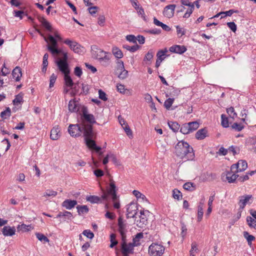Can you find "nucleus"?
Listing matches in <instances>:
<instances>
[{
  "label": "nucleus",
  "instance_id": "f257e3e1",
  "mask_svg": "<svg viewBox=\"0 0 256 256\" xmlns=\"http://www.w3.org/2000/svg\"><path fill=\"white\" fill-rule=\"evenodd\" d=\"M174 153L178 157L184 160H192L194 158L192 148L184 140L178 142L176 144Z\"/></svg>",
  "mask_w": 256,
  "mask_h": 256
},
{
  "label": "nucleus",
  "instance_id": "f03ea898",
  "mask_svg": "<svg viewBox=\"0 0 256 256\" xmlns=\"http://www.w3.org/2000/svg\"><path fill=\"white\" fill-rule=\"evenodd\" d=\"M91 52L92 58L98 60L102 66H106L109 65L112 56L110 54L96 46H92Z\"/></svg>",
  "mask_w": 256,
  "mask_h": 256
},
{
  "label": "nucleus",
  "instance_id": "7ed1b4c3",
  "mask_svg": "<svg viewBox=\"0 0 256 256\" xmlns=\"http://www.w3.org/2000/svg\"><path fill=\"white\" fill-rule=\"evenodd\" d=\"M86 130L84 132V136L86 146L90 150H95L99 155V159L102 155V152H100L101 148L96 145L95 141L93 140L95 138L96 135L92 130L91 129L90 126H87Z\"/></svg>",
  "mask_w": 256,
  "mask_h": 256
},
{
  "label": "nucleus",
  "instance_id": "20e7f679",
  "mask_svg": "<svg viewBox=\"0 0 256 256\" xmlns=\"http://www.w3.org/2000/svg\"><path fill=\"white\" fill-rule=\"evenodd\" d=\"M56 59V64L58 70L64 74H70V70L68 63V52L64 51L54 57Z\"/></svg>",
  "mask_w": 256,
  "mask_h": 256
},
{
  "label": "nucleus",
  "instance_id": "39448f33",
  "mask_svg": "<svg viewBox=\"0 0 256 256\" xmlns=\"http://www.w3.org/2000/svg\"><path fill=\"white\" fill-rule=\"evenodd\" d=\"M82 114L81 116V124H82L84 132H85L86 130L87 126H90V128L92 130V124H96L94 116L92 114L88 113V110L86 108H84L82 111Z\"/></svg>",
  "mask_w": 256,
  "mask_h": 256
},
{
  "label": "nucleus",
  "instance_id": "423d86ee",
  "mask_svg": "<svg viewBox=\"0 0 256 256\" xmlns=\"http://www.w3.org/2000/svg\"><path fill=\"white\" fill-rule=\"evenodd\" d=\"M47 48L53 57H56L60 53L64 52L62 48H58V42L56 39L52 35L48 34V37Z\"/></svg>",
  "mask_w": 256,
  "mask_h": 256
},
{
  "label": "nucleus",
  "instance_id": "0eeeda50",
  "mask_svg": "<svg viewBox=\"0 0 256 256\" xmlns=\"http://www.w3.org/2000/svg\"><path fill=\"white\" fill-rule=\"evenodd\" d=\"M118 230L121 236L122 240L126 239V234L130 230V224L120 217L118 219Z\"/></svg>",
  "mask_w": 256,
  "mask_h": 256
},
{
  "label": "nucleus",
  "instance_id": "6e6552de",
  "mask_svg": "<svg viewBox=\"0 0 256 256\" xmlns=\"http://www.w3.org/2000/svg\"><path fill=\"white\" fill-rule=\"evenodd\" d=\"M164 247L157 243L152 244L148 248V254L150 256H161L164 252Z\"/></svg>",
  "mask_w": 256,
  "mask_h": 256
},
{
  "label": "nucleus",
  "instance_id": "1a4fd4ad",
  "mask_svg": "<svg viewBox=\"0 0 256 256\" xmlns=\"http://www.w3.org/2000/svg\"><path fill=\"white\" fill-rule=\"evenodd\" d=\"M109 196H112V201H114L117 199V196L116 194V186L113 180L110 181V188L106 192H104L103 193L101 198L103 200H108Z\"/></svg>",
  "mask_w": 256,
  "mask_h": 256
},
{
  "label": "nucleus",
  "instance_id": "9d476101",
  "mask_svg": "<svg viewBox=\"0 0 256 256\" xmlns=\"http://www.w3.org/2000/svg\"><path fill=\"white\" fill-rule=\"evenodd\" d=\"M140 215L138 218L135 220V224L138 228H142L146 225L148 216L150 212L147 210H140ZM136 218H137L136 217Z\"/></svg>",
  "mask_w": 256,
  "mask_h": 256
},
{
  "label": "nucleus",
  "instance_id": "9b49d317",
  "mask_svg": "<svg viewBox=\"0 0 256 256\" xmlns=\"http://www.w3.org/2000/svg\"><path fill=\"white\" fill-rule=\"evenodd\" d=\"M121 252L124 256H128L129 254L134 253L135 246L132 243L126 242V239L122 240L120 242Z\"/></svg>",
  "mask_w": 256,
  "mask_h": 256
},
{
  "label": "nucleus",
  "instance_id": "f8f14e48",
  "mask_svg": "<svg viewBox=\"0 0 256 256\" xmlns=\"http://www.w3.org/2000/svg\"><path fill=\"white\" fill-rule=\"evenodd\" d=\"M68 131L72 136H78L84 134V129L81 123L76 124H70L68 126Z\"/></svg>",
  "mask_w": 256,
  "mask_h": 256
},
{
  "label": "nucleus",
  "instance_id": "ddd939ff",
  "mask_svg": "<svg viewBox=\"0 0 256 256\" xmlns=\"http://www.w3.org/2000/svg\"><path fill=\"white\" fill-rule=\"evenodd\" d=\"M63 42L68 46L70 49L75 53L80 54L82 52L80 45L76 41L67 38L64 40Z\"/></svg>",
  "mask_w": 256,
  "mask_h": 256
},
{
  "label": "nucleus",
  "instance_id": "4468645a",
  "mask_svg": "<svg viewBox=\"0 0 256 256\" xmlns=\"http://www.w3.org/2000/svg\"><path fill=\"white\" fill-rule=\"evenodd\" d=\"M234 170L231 169L230 171L224 172L222 174V179L223 181H228L229 183H233L238 178V176L236 174Z\"/></svg>",
  "mask_w": 256,
  "mask_h": 256
},
{
  "label": "nucleus",
  "instance_id": "2eb2a0df",
  "mask_svg": "<svg viewBox=\"0 0 256 256\" xmlns=\"http://www.w3.org/2000/svg\"><path fill=\"white\" fill-rule=\"evenodd\" d=\"M138 210V204L134 202H132L127 206L126 216L128 218H134Z\"/></svg>",
  "mask_w": 256,
  "mask_h": 256
},
{
  "label": "nucleus",
  "instance_id": "dca6fc26",
  "mask_svg": "<svg viewBox=\"0 0 256 256\" xmlns=\"http://www.w3.org/2000/svg\"><path fill=\"white\" fill-rule=\"evenodd\" d=\"M248 168V164L246 160H240L238 162L232 165L231 170L235 172H241L245 170Z\"/></svg>",
  "mask_w": 256,
  "mask_h": 256
},
{
  "label": "nucleus",
  "instance_id": "f3484780",
  "mask_svg": "<svg viewBox=\"0 0 256 256\" xmlns=\"http://www.w3.org/2000/svg\"><path fill=\"white\" fill-rule=\"evenodd\" d=\"M118 63L119 66L118 70L120 72V74L118 76V78L122 80L126 78L128 76V71L124 69L123 62L120 60L118 61Z\"/></svg>",
  "mask_w": 256,
  "mask_h": 256
},
{
  "label": "nucleus",
  "instance_id": "a211bd4d",
  "mask_svg": "<svg viewBox=\"0 0 256 256\" xmlns=\"http://www.w3.org/2000/svg\"><path fill=\"white\" fill-rule=\"evenodd\" d=\"M175 8V4H170L166 6L163 11L164 16L168 18H170L173 16Z\"/></svg>",
  "mask_w": 256,
  "mask_h": 256
},
{
  "label": "nucleus",
  "instance_id": "6ab92c4d",
  "mask_svg": "<svg viewBox=\"0 0 256 256\" xmlns=\"http://www.w3.org/2000/svg\"><path fill=\"white\" fill-rule=\"evenodd\" d=\"M2 233L5 236H12L16 233V230L14 226H4L2 229Z\"/></svg>",
  "mask_w": 256,
  "mask_h": 256
},
{
  "label": "nucleus",
  "instance_id": "aec40b11",
  "mask_svg": "<svg viewBox=\"0 0 256 256\" xmlns=\"http://www.w3.org/2000/svg\"><path fill=\"white\" fill-rule=\"evenodd\" d=\"M252 198V195H244L239 197L238 204L240 206V209H243Z\"/></svg>",
  "mask_w": 256,
  "mask_h": 256
},
{
  "label": "nucleus",
  "instance_id": "412c9836",
  "mask_svg": "<svg viewBox=\"0 0 256 256\" xmlns=\"http://www.w3.org/2000/svg\"><path fill=\"white\" fill-rule=\"evenodd\" d=\"M76 204V200L67 199L62 202V206L67 210H71Z\"/></svg>",
  "mask_w": 256,
  "mask_h": 256
},
{
  "label": "nucleus",
  "instance_id": "4be33fe9",
  "mask_svg": "<svg viewBox=\"0 0 256 256\" xmlns=\"http://www.w3.org/2000/svg\"><path fill=\"white\" fill-rule=\"evenodd\" d=\"M186 50V48L184 46L175 45L170 48V52L180 54L184 53Z\"/></svg>",
  "mask_w": 256,
  "mask_h": 256
},
{
  "label": "nucleus",
  "instance_id": "5701e85b",
  "mask_svg": "<svg viewBox=\"0 0 256 256\" xmlns=\"http://www.w3.org/2000/svg\"><path fill=\"white\" fill-rule=\"evenodd\" d=\"M60 128L58 126L54 127L50 132V138L52 140H57L60 137Z\"/></svg>",
  "mask_w": 256,
  "mask_h": 256
},
{
  "label": "nucleus",
  "instance_id": "b1692460",
  "mask_svg": "<svg viewBox=\"0 0 256 256\" xmlns=\"http://www.w3.org/2000/svg\"><path fill=\"white\" fill-rule=\"evenodd\" d=\"M208 130L206 128L199 130L195 134L196 138L198 140H202L207 136Z\"/></svg>",
  "mask_w": 256,
  "mask_h": 256
},
{
  "label": "nucleus",
  "instance_id": "393cba45",
  "mask_svg": "<svg viewBox=\"0 0 256 256\" xmlns=\"http://www.w3.org/2000/svg\"><path fill=\"white\" fill-rule=\"evenodd\" d=\"M12 75L13 78H14L16 82L20 81L22 76L20 68L18 66H16L12 72Z\"/></svg>",
  "mask_w": 256,
  "mask_h": 256
},
{
  "label": "nucleus",
  "instance_id": "a878e982",
  "mask_svg": "<svg viewBox=\"0 0 256 256\" xmlns=\"http://www.w3.org/2000/svg\"><path fill=\"white\" fill-rule=\"evenodd\" d=\"M68 110L70 112H76L79 110L78 104L74 100H70L68 103Z\"/></svg>",
  "mask_w": 256,
  "mask_h": 256
},
{
  "label": "nucleus",
  "instance_id": "bb28decb",
  "mask_svg": "<svg viewBox=\"0 0 256 256\" xmlns=\"http://www.w3.org/2000/svg\"><path fill=\"white\" fill-rule=\"evenodd\" d=\"M133 194L136 197L138 200L140 202H148V199L146 196L137 190H134L132 192Z\"/></svg>",
  "mask_w": 256,
  "mask_h": 256
},
{
  "label": "nucleus",
  "instance_id": "cd10ccee",
  "mask_svg": "<svg viewBox=\"0 0 256 256\" xmlns=\"http://www.w3.org/2000/svg\"><path fill=\"white\" fill-rule=\"evenodd\" d=\"M154 56V52L152 50H150L148 53L145 55L144 61L146 64L150 65L151 64L152 60Z\"/></svg>",
  "mask_w": 256,
  "mask_h": 256
},
{
  "label": "nucleus",
  "instance_id": "c85d7f7f",
  "mask_svg": "<svg viewBox=\"0 0 256 256\" xmlns=\"http://www.w3.org/2000/svg\"><path fill=\"white\" fill-rule=\"evenodd\" d=\"M154 24L158 26H160L165 31L169 32L171 30L170 28L168 26L159 21L155 17L154 18Z\"/></svg>",
  "mask_w": 256,
  "mask_h": 256
},
{
  "label": "nucleus",
  "instance_id": "c756f323",
  "mask_svg": "<svg viewBox=\"0 0 256 256\" xmlns=\"http://www.w3.org/2000/svg\"><path fill=\"white\" fill-rule=\"evenodd\" d=\"M64 80L65 85L67 87H69L70 88H72L74 84V83L72 78L69 76V74H64Z\"/></svg>",
  "mask_w": 256,
  "mask_h": 256
},
{
  "label": "nucleus",
  "instance_id": "7c9ffc66",
  "mask_svg": "<svg viewBox=\"0 0 256 256\" xmlns=\"http://www.w3.org/2000/svg\"><path fill=\"white\" fill-rule=\"evenodd\" d=\"M40 22L48 31L52 32V27L50 24L44 18H41L39 19Z\"/></svg>",
  "mask_w": 256,
  "mask_h": 256
},
{
  "label": "nucleus",
  "instance_id": "2f4dec72",
  "mask_svg": "<svg viewBox=\"0 0 256 256\" xmlns=\"http://www.w3.org/2000/svg\"><path fill=\"white\" fill-rule=\"evenodd\" d=\"M168 52L166 48L160 50L156 54L157 60L162 61L166 58V53Z\"/></svg>",
  "mask_w": 256,
  "mask_h": 256
},
{
  "label": "nucleus",
  "instance_id": "473e14b6",
  "mask_svg": "<svg viewBox=\"0 0 256 256\" xmlns=\"http://www.w3.org/2000/svg\"><path fill=\"white\" fill-rule=\"evenodd\" d=\"M144 236L142 232L137 234L135 237L133 238L132 242L135 246H137L140 244V240Z\"/></svg>",
  "mask_w": 256,
  "mask_h": 256
},
{
  "label": "nucleus",
  "instance_id": "72a5a7b5",
  "mask_svg": "<svg viewBox=\"0 0 256 256\" xmlns=\"http://www.w3.org/2000/svg\"><path fill=\"white\" fill-rule=\"evenodd\" d=\"M87 201L92 204H98L101 202V198L96 196H90L86 198Z\"/></svg>",
  "mask_w": 256,
  "mask_h": 256
},
{
  "label": "nucleus",
  "instance_id": "f704fd0d",
  "mask_svg": "<svg viewBox=\"0 0 256 256\" xmlns=\"http://www.w3.org/2000/svg\"><path fill=\"white\" fill-rule=\"evenodd\" d=\"M112 52L114 56L117 58H121L123 57V54L122 50L117 47H113Z\"/></svg>",
  "mask_w": 256,
  "mask_h": 256
},
{
  "label": "nucleus",
  "instance_id": "c9c22d12",
  "mask_svg": "<svg viewBox=\"0 0 256 256\" xmlns=\"http://www.w3.org/2000/svg\"><path fill=\"white\" fill-rule=\"evenodd\" d=\"M246 222L250 228H254L256 230V220L255 219L248 216L246 218Z\"/></svg>",
  "mask_w": 256,
  "mask_h": 256
},
{
  "label": "nucleus",
  "instance_id": "e433bc0d",
  "mask_svg": "<svg viewBox=\"0 0 256 256\" xmlns=\"http://www.w3.org/2000/svg\"><path fill=\"white\" fill-rule=\"evenodd\" d=\"M78 212L79 214L87 213L88 212V208L86 205L83 206H76Z\"/></svg>",
  "mask_w": 256,
  "mask_h": 256
},
{
  "label": "nucleus",
  "instance_id": "4c0bfd02",
  "mask_svg": "<svg viewBox=\"0 0 256 256\" xmlns=\"http://www.w3.org/2000/svg\"><path fill=\"white\" fill-rule=\"evenodd\" d=\"M244 236L249 246L252 244V241L255 239V237L252 235H250L248 232H244Z\"/></svg>",
  "mask_w": 256,
  "mask_h": 256
},
{
  "label": "nucleus",
  "instance_id": "58836bf2",
  "mask_svg": "<svg viewBox=\"0 0 256 256\" xmlns=\"http://www.w3.org/2000/svg\"><path fill=\"white\" fill-rule=\"evenodd\" d=\"M48 54L46 53L44 54L43 57V62H42V72H45L46 70V67L48 65Z\"/></svg>",
  "mask_w": 256,
  "mask_h": 256
},
{
  "label": "nucleus",
  "instance_id": "ea45409f",
  "mask_svg": "<svg viewBox=\"0 0 256 256\" xmlns=\"http://www.w3.org/2000/svg\"><path fill=\"white\" fill-rule=\"evenodd\" d=\"M168 125L170 128L174 132H178L180 126L176 122H168Z\"/></svg>",
  "mask_w": 256,
  "mask_h": 256
},
{
  "label": "nucleus",
  "instance_id": "a19ab883",
  "mask_svg": "<svg viewBox=\"0 0 256 256\" xmlns=\"http://www.w3.org/2000/svg\"><path fill=\"white\" fill-rule=\"evenodd\" d=\"M17 228L18 230H23L24 232H28L30 230L33 228L31 226V225H26L24 224H22L20 225H18L17 227Z\"/></svg>",
  "mask_w": 256,
  "mask_h": 256
},
{
  "label": "nucleus",
  "instance_id": "79ce46f5",
  "mask_svg": "<svg viewBox=\"0 0 256 256\" xmlns=\"http://www.w3.org/2000/svg\"><path fill=\"white\" fill-rule=\"evenodd\" d=\"M190 132H192L197 130L199 127V124L196 122H192L187 123Z\"/></svg>",
  "mask_w": 256,
  "mask_h": 256
},
{
  "label": "nucleus",
  "instance_id": "37998d69",
  "mask_svg": "<svg viewBox=\"0 0 256 256\" xmlns=\"http://www.w3.org/2000/svg\"><path fill=\"white\" fill-rule=\"evenodd\" d=\"M123 48L130 52H134L139 49L140 46L136 44L132 46L124 44L123 46Z\"/></svg>",
  "mask_w": 256,
  "mask_h": 256
},
{
  "label": "nucleus",
  "instance_id": "c03bdc74",
  "mask_svg": "<svg viewBox=\"0 0 256 256\" xmlns=\"http://www.w3.org/2000/svg\"><path fill=\"white\" fill-rule=\"evenodd\" d=\"M221 124L222 126L224 128H228L229 126V122L228 118L224 114H222L221 115Z\"/></svg>",
  "mask_w": 256,
  "mask_h": 256
},
{
  "label": "nucleus",
  "instance_id": "a18cd8bd",
  "mask_svg": "<svg viewBox=\"0 0 256 256\" xmlns=\"http://www.w3.org/2000/svg\"><path fill=\"white\" fill-rule=\"evenodd\" d=\"M110 248H114V246H116L118 242L117 240H116V235L114 234H112L110 235Z\"/></svg>",
  "mask_w": 256,
  "mask_h": 256
},
{
  "label": "nucleus",
  "instance_id": "49530a36",
  "mask_svg": "<svg viewBox=\"0 0 256 256\" xmlns=\"http://www.w3.org/2000/svg\"><path fill=\"white\" fill-rule=\"evenodd\" d=\"M11 114V110L9 108H7L6 110L0 113V116L3 119H6L9 118Z\"/></svg>",
  "mask_w": 256,
  "mask_h": 256
},
{
  "label": "nucleus",
  "instance_id": "de8ad7c7",
  "mask_svg": "<svg viewBox=\"0 0 256 256\" xmlns=\"http://www.w3.org/2000/svg\"><path fill=\"white\" fill-rule=\"evenodd\" d=\"M226 112L234 120L237 117V114L236 112L234 109L233 107H230L226 109Z\"/></svg>",
  "mask_w": 256,
  "mask_h": 256
},
{
  "label": "nucleus",
  "instance_id": "09e8293b",
  "mask_svg": "<svg viewBox=\"0 0 256 256\" xmlns=\"http://www.w3.org/2000/svg\"><path fill=\"white\" fill-rule=\"evenodd\" d=\"M183 188L186 190L192 191L195 190V185L192 182H188L184 184Z\"/></svg>",
  "mask_w": 256,
  "mask_h": 256
},
{
  "label": "nucleus",
  "instance_id": "8fccbe9b",
  "mask_svg": "<svg viewBox=\"0 0 256 256\" xmlns=\"http://www.w3.org/2000/svg\"><path fill=\"white\" fill-rule=\"evenodd\" d=\"M176 28L177 34L179 37H181L186 34V30L184 28L180 27V26H176Z\"/></svg>",
  "mask_w": 256,
  "mask_h": 256
},
{
  "label": "nucleus",
  "instance_id": "3c124183",
  "mask_svg": "<svg viewBox=\"0 0 256 256\" xmlns=\"http://www.w3.org/2000/svg\"><path fill=\"white\" fill-rule=\"evenodd\" d=\"M187 124H184L182 125L180 129V132L183 134H186L190 133V130Z\"/></svg>",
  "mask_w": 256,
  "mask_h": 256
},
{
  "label": "nucleus",
  "instance_id": "603ef678",
  "mask_svg": "<svg viewBox=\"0 0 256 256\" xmlns=\"http://www.w3.org/2000/svg\"><path fill=\"white\" fill-rule=\"evenodd\" d=\"M36 236L37 238L40 242H49L48 238L42 234L36 233Z\"/></svg>",
  "mask_w": 256,
  "mask_h": 256
},
{
  "label": "nucleus",
  "instance_id": "864d4df0",
  "mask_svg": "<svg viewBox=\"0 0 256 256\" xmlns=\"http://www.w3.org/2000/svg\"><path fill=\"white\" fill-rule=\"evenodd\" d=\"M22 96L20 94H18L16 96L14 99L12 101V102L14 105H18L22 102Z\"/></svg>",
  "mask_w": 256,
  "mask_h": 256
},
{
  "label": "nucleus",
  "instance_id": "5fc2aeb1",
  "mask_svg": "<svg viewBox=\"0 0 256 256\" xmlns=\"http://www.w3.org/2000/svg\"><path fill=\"white\" fill-rule=\"evenodd\" d=\"M204 214L203 212V208H202V206L198 205V218L197 220L198 222H200Z\"/></svg>",
  "mask_w": 256,
  "mask_h": 256
},
{
  "label": "nucleus",
  "instance_id": "6e6d98bb",
  "mask_svg": "<svg viewBox=\"0 0 256 256\" xmlns=\"http://www.w3.org/2000/svg\"><path fill=\"white\" fill-rule=\"evenodd\" d=\"M198 252V249L197 248V244L194 242L192 244V248L190 251V256H194L196 253Z\"/></svg>",
  "mask_w": 256,
  "mask_h": 256
},
{
  "label": "nucleus",
  "instance_id": "4d7b16f0",
  "mask_svg": "<svg viewBox=\"0 0 256 256\" xmlns=\"http://www.w3.org/2000/svg\"><path fill=\"white\" fill-rule=\"evenodd\" d=\"M174 101V98H168L164 102V106L167 109L169 110L172 104Z\"/></svg>",
  "mask_w": 256,
  "mask_h": 256
},
{
  "label": "nucleus",
  "instance_id": "13d9d810",
  "mask_svg": "<svg viewBox=\"0 0 256 256\" xmlns=\"http://www.w3.org/2000/svg\"><path fill=\"white\" fill-rule=\"evenodd\" d=\"M136 11L139 16H140L144 20L146 21V18L145 16L144 10L142 7H137Z\"/></svg>",
  "mask_w": 256,
  "mask_h": 256
},
{
  "label": "nucleus",
  "instance_id": "bf43d9fd",
  "mask_svg": "<svg viewBox=\"0 0 256 256\" xmlns=\"http://www.w3.org/2000/svg\"><path fill=\"white\" fill-rule=\"evenodd\" d=\"M172 195H173V197L175 199L180 200V198H182V193L180 192V190H178L177 189H174L173 190Z\"/></svg>",
  "mask_w": 256,
  "mask_h": 256
},
{
  "label": "nucleus",
  "instance_id": "052dcab7",
  "mask_svg": "<svg viewBox=\"0 0 256 256\" xmlns=\"http://www.w3.org/2000/svg\"><path fill=\"white\" fill-rule=\"evenodd\" d=\"M57 195V192L53 190H47L44 193L43 196L44 197L48 196H55Z\"/></svg>",
  "mask_w": 256,
  "mask_h": 256
},
{
  "label": "nucleus",
  "instance_id": "680f3d73",
  "mask_svg": "<svg viewBox=\"0 0 256 256\" xmlns=\"http://www.w3.org/2000/svg\"><path fill=\"white\" fill-rule=\"evenodd\" d=\"M234 12H236V11H235L234 10H230L228 11L220 12V14H222L221 18H225L227 16H231Z\"/></svg>",
  "mask_w": 256,
  "mask_h": 256
},
{
  "label": "nucleus",
  "instance_id": "e2e57ef3",
  "mask_svg": "<svg viewBox=\"0 0 256 256\" xmlns=\"http://www.w3.org/2000/svg\"><path fill=\"white\" fill-rule=\"evenodd\" d=\"M82 234L90 239H92L94 237V234L90 230H84Z\"/></svg>",
  "mask_w": 256,
  "mask_h": 256
},
{
  "label": "nucleus",
  "instance_id": "0e129e2a",
  "mask_svg": "<svg viewBox=\"0 0 256 256\" xmlns=\"http://www.w3.org/2000/svg\"><path fill=\"white\" fill-rule=\"evenodd\" d=\"M56 78L57 76L56 74H52L51 75L50 80V88H52L54 86V84L56 81Z\"/></svg>",
  "mask_w": 256,
  "mask_h": 256
},
{
  "label": "nucleus",
  "instance_id": "69168bd1",
  "mask_svg": "<svg viewBox=\"0 0 256 256\" xmlns=\"http://www.w3.org/2000/svg\"><path fill=\"white\" fill-rule=\"evenodd\" d=\"M117 87V90L118 92H119L120 93L122 94H126V92H128V90L125 88V87L124 85L122 84H118L116 86Z\"/></svg>",
  "mask_w": 256,
  "mask_h": 256
},
{
  "label": "nucleus",
  "instance_id": "338daca9",
  "mask_svg": "<svg viewBox=\"0 0 256 256\" xmlns=\"http://www.w3.org/2000/svg\"><path fill=\"white\" fill-rule=\"evenodd\" d=\"M10 70L6 66V64L4 63L1 70L2 75L6 76L10 73Z\"/></svg>",
  "mask_w": 256,
  "mask_h": 256
},
{
  "label": "nucleus",
  "instance_id": "774afa93",
  "mask_svg": "<svg viewBox=\"0 0 256 256\" xmlns=\"http://www.w3.org/2000/svg\"><path fill=\"white\" fill-rule=\"evenodd\" d=\"M232 128L233 129H234L238 132H240V131H241L244 128V126L241 124H238L237 122H234L232 126Z\"/></svg>",
  "mask_w": 256,
  "mask_h": 256
}]
</instances>
